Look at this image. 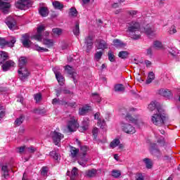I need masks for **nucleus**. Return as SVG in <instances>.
<instances>
[{
    "mask_svg": "<svg viewBox=\"0 0 180 180\" xmlns=\"http://www.w3.org/2000/svg\"><path fill=\"white\" fill-rule=\"evenodd\" d=\"M53 6L55 8V9H59L61 11L64 8V4H61V2L58 1H54L52 2Z\"/></svg>",
    "mask_w": 180,
    "mask_h": 180,
    "instance_id": "nucleus-30",
    "label": "nucleus"
},
{
    "mask_svg": "<svg viewBox=\"0 0 180 180\" xmlns=\"http://www.w3.org/2000/svg\"><path fill=\"white\" fill-rule=\"evenodd\" d=\"M77 175H78V169L77 167H74L72 170L71 179H73L74 176H77Z\"/></svg>",
    "mask_w": 180,
    "mask_h": 180,
    "instance_id": "nucleus-56",
    "label": "nucleus"
},
{
    "mask_svg": "<svg viewBox=\"0 0 180 180\" xmlns=\"http://www.w3.org/2000/svg\"><path fill=\"white\" fill-rule=\"evenodd\" d=\"M16 43V38L13 37L11 41H6L5 38H0V49H5L6 46L8 47H13Z\"/></svg>",
    "mask_w": 180,
    "mask_h": 180,
    "instance_id": "nucleus-8",
    "label": "nucleus"
},
{
    "mask_svg": "<svg viewBox=\"0 0 180 180\" xmlns=\"http://www.w3.org/2000/svg\"><path fill=\"white\" fill-rule=\"evenodd\" d=\"M79 153V149L76 148L74 146H70V157L72 158H77V155Z\"/></svg>",
    "mask_w": 180,
    "mask_h": 180,
    "instance_id": "nucleus-26",
    "label": "nucleus"
},
{
    "mask_svg": "<svg viewBox=\"0 0 180 180\" xmlns=\"http://www.w3.org/2000/svg\"><path fill=\"white\" fill-rule=\"evenodd\" d=\"M168 33L169 34H175L176 33V27L175 25H172L171 27L169 28Z\"/></svg>",
    "mask_w": 180,
    "mask_h": 180,
    "instance_id": "nucleus-50",
    "label": "nucleus"
},
{
    "mask_svg": "<svg viewBox=\"0 0 180 180\" xmlns=\"http://www.w3.org/2000/svg\"><path fill=\"white\" fill-rule=\"evenodd\" d=\"M113 46L116 47L117 49H123L126 47L127 44L126 43L122 41L120 39H114L113 41Z\"/></svg>",
    "mask_w": 180,
    "mask_h": 180,
    "instance_id": "nucleus-23",
    "label": "nucleus"
},
{
    "mask_svg": "<svg viewBox=\"0 0 180 180\" xmlns=\"http://www.w3.org/2000/svg\"><path fill=\"white\" fill-rule=\"evenodd\" d=\"M108 60H110L111 63H114L115 61V55H113V53L110 51L108 52Z\"/></svg>",
    "mask_w": 180,
    "mask_h": 180,
    "instance_id": "nucleus-57",
    "label": "nucleus"
},
{
    "mask_svg": "<svg viewBox=\"0 0 180 180\" xmlns=\"http://www.w3.org/2000/svg\"><path fill=\"white\" fill-rule=\"evenodd\" d=\"M118 57H120V58H122L123 60H124L127 58V57H129V52L127 51H122L119 52Z\"/></svg>",
    "mask_w": 180,
    "mask_h": 180,
    "instance_id": "nucleus-38",
    "label": "nucleus"
},
{
    "mask_svg": "<svg viewBox=\"0 0 180 180\" xmlns=\"http://www.w3.org/2000/svg\"><path fill=\"white\" fill-rule=\"evenodd\" d=\"M6 24L10 30H15L16 29V21L13 17H8L6 20Z\"/></svg>",
    "mask_w": 180,
    "mask_h": 180,
    "instance_id": "nucleus-15",
    "label": "nucleus"
},
{
    "mask_svg": "<svg viewBox=\"0 0 180 180\" xmlns=\"http://www.w3.org/2000/svg\"><path fill=\"white\" fill-rule=\"evenodd\" d=\"M50 155H51V157H53V158H54V160H58V158H59L58 153H57V152L56 150H52L50 153Z\"/></svg>",
    "mask_w": 180,
    "mask_h": 180,
    "instance_id": "nucleus-53",
    "label": "nucleus"
},
{
    "mask_svg": "<svg viewBox=\"0 0 180 180\" xmlns=\"http://www.w3.org/2000/svg\"><path fill=\"white\" fill-rule=\"evenodd\" d=\"M50 136L56 146H60L61 140L64 139V135L58 131H54L51 132Z\"/></svg>",
    "mask_w": 180,
    "mask_h": 180,
    "instance_id": "nucleus-6",
    "label": "nucleus"
},
{
    "mask_svg": "<svg viewBox=\"0 0 180 180\" xmlns=\"http://www.w3.org/2000/svg\"><path fill=\"white\" fill-rule=\"evenodd\" d=\"M169 53H170L172 56H176L178 54V52H176V49H175L172 51H169Z\"/></svg>",
    "mask_w": 180,
    "mask_h": 180,
    "instance_id": "nucleus-64",
    "label": "nucleus"
},
{
    "mask_svg": "<svg viewBox=\"0 0 180 180\" xmlns=\"http://www.w3.org/2000/svg\"><path fill=\"white\" fill-rule=\"evenodd\" d=\"M27 151L28 153H34V151H36V148H34L33 146H30V147L27 146Z\"/></svg>",
    "mask_w": 180,
    "mask_h": 180,
    "instance_id": "nucleus-60",
    "label": "nucleus"
},
{
    "mask_svg": "<svg viewBox=\"0 0 180 180\" xmlns=\"http://www.w3.org/2000/svg\"><path fill=\"white\" fill-rule=\"evenodd\" d=\"M18 74L21 81H26L29 78V75H30V72L26 68H20Z\"/></svg>",
    "mask_w": 180,
    "mask_h": 180,
    "instance_id": "nucleus-11",
    "label": "nucleus"
},
{
    "mask_svg": "<svg viewBox=\"0 0 180 180\" xmlns=\"http://www.w3.org/2000/svg\"><path fill=\"white\" fill-rule=\"evenodd\" d=\"M148 108L153 112L157 110V109H161V108L158 107V102L157 101H152L148 106Z\"/></svg>",
    "mask_w": 180,
    "mask_h": 180,
    "instance_id": "nucleus-24",
    "label": "nucleus"
},
{
    "mask_svg": "<svg viewBox=\"0 0 180 180\" xmlns=\"http://www.w3.org/2000/svg\"><path fill=\"white\" fill-rule=\"evenodd\" d=\"M130 123L137 124L139 123V118L137 117H132L130 113H127L124 117V120L120 122L121 130L127 134H134L136 133V128Z\"/></svg>",
    "mask_w": 180,
    "mask_h": 180,
    "instance_id": "nucleus-1",
    "label": "nucleus"
},
{
    "mask_svg": "<svg viewBox=\"0 0 180 180\" xmlns=\"http://www.w3.org/2000/svg\"><path fill=\"white\" fill-rule=\"evenodd\" d=\"M62 33H63V30H61V28H53L52 30V34L55 37H58V36H60Z\"/></svg>",
    "mask_w": 180,
    "mask_h": 180,
    "instance_id": "nucleus-32",
    "label": "nucleus"
},
{
    "mask_svg": "<svg viewBox=\"0 0 180 180\" xmlns=\"http://www.w3.org/2000/svg\"><path fill=\"white\" fill-rule=\"evenodd\" d=\"M160 95L164 96L165 98H171L172 96V91L167 89H162L159 91Z\"/></svg>",
    "mask_w": 180,
    "mask_h": 180,
    "instance_id": "nucleus-21",
    "label": "nucleus"
},
{
    "mask_svg": "<svg viewBox=\"0 0 180 180\" xmlns=\"http://www.w3.org/2000/svg\"><path fill=\"white\" fill-rule=\"evenodd\" d=\"M0 169H1L2 176H4L5 179H8V178H9V168L8 167V163H1Z\"/></svg>",
    "mask_w": 180,
    "mask_h": 180,
    "instance_id": "nucleus-14",
    "label": "nucleus"
},
{
    "mask_svg": "<svg viewBox=\"0 0 180 180\" xmlns=\"http://www.w3.org/2000/svg\"><path fill=\"white\" fill-rule=\"evenodd\" d=\"M91 110V106L88 105H83L81 108L79 109V115L80 116H84Z\"/></svg>",
    "mask_w": 180,
    "mask_h": 180,
    "instance_id": "nucleus-20",
    "label": "nucleus"
},
{
    "mask_svg": "<svg viewBox=\"0 0 180 180\" xmlns=\"http://www.w3.org/2000/svg\"><path fill=\"white\" fill-rule=\"evenodd\" d=\"M8 53L0 51V64L5 63L6 60H8Z\"/></svg>",
    "mask_w": 180,
    "mask_h": 180,
    "instance_id": "nucleus-27",
    "label": "nucleus"
},
{
    "mask_svg": "<svg viewBox=\"0 0 180 180\" xmlns=\"http://www.w3.org/2000/svg\"><path fill=\"white\" fill-rule=\"evenodd\" d=\"M136 180H144V176L142 174H138L136 176Z\"/></svg>",
    "mask_w": 180,
    "mask_h": 180,
    "instance_id": "nucleus-63",
    "label": "nucleus"
},
{
    "mask_svg": "<svg viewBox=\"0 0 180 180\" xmlns=\"http://www.w3.org/2000/svg\"><path fill=\"white\" fill-rule=\"evenodd\" d=\"M91 96H92L93 99H94L96 101V102H98V103L101 102V96H98V94L94 93L91 94Z\"/></svg>",
    "mask_w": 180,
    "mask_h": 180,
    "instance_id": "nucleus-51",
    "label": "nucleus"
},
{
    "mask_svg": "<svg viewBox=\"0 0 180 180\" xmlns=\"http://www.w3.org/2000/svg\"><path fill=\"white\" fill-rule=\"evenodd\" d=\"M153 47H155V49H158V50H162L164 49V45H162V43H161V41H155L153 43Z\"/></svg>",
    "mask_w": 180,
    "mask_h": 180,
    "instance_id": "nucleus-39",
    "label": "nucleus"
},
{
    "mask_svg": "<svg viewBox=\"0 0 180 180\" xmlns=\"http://www.w3.org/2000/svg\"><path fill=\"white\" fill-rule=\"evenodd\" d=\"M97 124L101 129H105V127H106V122H105V120L99 119Z\"/></svg>",
    "mask_w": 180,
    "mask_h": 180,
    "instance_id": "nucleus-45",
    "label": "nucleus"
},
{
    "mask_svg": "<svg viewBox=\"0 0 180 180\" xmlns=\"http://www.w3.org/2000/svg\"><path fill=\"white\" fill-rule=\"evenodd\" d=\"M67 127L69 131H77V129H78V122H77V120H75L74 117H70V120L68 122Z\"/></svg>",
    "mask_w": 180,
    "mask_h": 180,
    "instance_id": "nucleus-10",
    "label": "nucleus"
},
{
    "mask_svg": "<svg viewBox=\"0 0 180 180\" xmlns=\"http://www.w3.org/2000/svg\"><path fill=\"white\" fill-rule=\"evenodd\" d=\"M21 43H22V46H24V47L29 49V47H30V44H32L30 37L27 34L22 35Z\"/></svg>",
    "mask_w": 180,
    "mask_h": 180,
    "instance_id": "nucleus-17",
    "label": "nucleus"
},
{
    "mask_svg": "<svg viewBox=\"0 0 180 180\" xmlns=\"http://www.w3.org/2000/svg\"><path fill=\"white\" fill-rule=\"evenodd\" d=\"M56 78L60 85H64V77L61 75V69L57 66L53 68Z\"/></svg>",
    "mask_w": 180,
    "mask_h": 180,
    "instance_id": "nucleus-7",
    "label": "nucleus"
},
{
    "mask_svg": "<svg viewBox=\"0 0 180 180\" xmlns=\"http://www.w3.org/2000/svg\"><path fill=\"white\" fill-rule=\"evenodd\" d=\"M34 98L36 103H38V102L41 101V94L40 93L36 94L34 95Z\"/></svg>",
    "mask_w": 180,
    "mask_h": 180,
    "instance_id": "nucleus-52",
    "label": "nucleus"
},
{
    "mask_svg": "<svg viewBox=\"0 0 180 180\" xmlns=\"http://www.w3.org/2000/svg\"><path fill=\"white\" fill-rule=\"evenodd\" d=\"M115 91L116 92H123L124 91V86L123 84H116L115 86Z\"/></svg>",
    "mask_w": 180,
    "mask_h": 180,
    "instance_id": "nucleus-42",
    "label": "nucleus"
},
{
    "mask_svg": "<svg viewBox=\"0 0 180 180\" xmlns=\"http://www.w3.org/2000/svg\"><path fill=\"white\" fill-rule=\"evenodd\" d=\"M95 46L97 49V50H105V49H108V43L105 41V40L102 39H98L96 40Z\"/></svg>",
    "mask_w": 180,
    "mask_h": 180,
    "instance_id": "nucleus-13",
    "label": "nucleus"
},
{
    "mask_svg": "<svg viewBox=\"0 0 180 180\" xmlns=\"http://www.w3.org/2000/svg\"><path fill=\"white\" fill-rule=\"evenodd\" d=\"M65 70L72 77V78H73L74 81H75V77H77L75 70H74L71 66L67 65L65 67Z\"/></svg>",
    "mask_w": 180,
    "mask_h": 180,
    "instance_id": "nucleus-19",
    "label": "nucleus"
},
{
    "mask_svg": "<svg viewBox=\"0 0 180 180\" xmlns=\"http://www.w3.org/2000/svg\"><path fill=\"white\" fill-rule=\"evenodd\" d=\"M39 13L42 18L49 16V8L47 7H40L39 9Z\"/></svg>",
    "mask_w": 180,
    "mask_h": 180,
    "instance_id": "nucleus-25",
    "label": "nucleus"
},
{
    "mask_svg": "<svg viewBox=\"0 0 180 180\" xmlns=\"http://www.w3.org/2000/svg\"><path fill=\"white\" fill-rule=\"evenodd\" d=\"M69 16L70 18H77L78 16V11L77 8L72 7L69 10Z\"/></svg>",
    "mask_w": 180,
    "mask_h": 180,
    "instance_id": "nucleus-31",
    "label": "nucleus"
},
{
    "mask_svg": "<svg viewBox=\"0 0 180 180\" xmlns=\"http://www.w3.org/2000/svg\"><path fill=\"white\" fill-rule=\"evenodd\" d=\"M143 162L146 164V168H148V169H151V168H153V162L151 160L145 158L143 159Z\"/></svg>",
    "mask_w": 180,
    "mask_h": 180,
    "instance_id": "nucleus-37",
    "label": "nucleus"
},
{
    "mask_svg": "<svg viewBox=\"0 0 180 180\" xmlns=\"http://www.w3.org/2000/svg\"><path fill=\"white\" fill-rule=\"evenodd\" d=\"M25 117L23 115H21L19 118H17L15 120V124H16V126H20V124L23 123Z\"/></svg>",
    "mask_w": 180,
    "mask_h": 180,
    "instance_id": "nucleus-44",
    "label": "nucleus"
},
{
    "mask_svg": "<svg viewBox=\"0 0 180 180\" xmlns=\"http://www.w3.org/2000/svg\"><path fill=\"white\" fill-rule=\"evenodd\" d=\"M86 162H88V159L85 158L84 156H82V159L78 160V164L84 168L86 167Z\"/></svg>",
    "mask_w": 180,
    "mask_h": 180,
    "instance_id": "nucleus-40",
    "label": "nucleus"
},
{
    "mask_svg": "<svg viewBox=\"0 0 180 180\" xmlns=\"http://www.w3.org/2000/svg\"><path fill=\"white\" fill-rule=\"evenodd\" d=\"M145 33L149 37H151V36H154V34H155V30H153L151 27L145 28Z\"/></svg>",
    "mask_w": 180,
    "mask_h": 180,
    "instance_id": "nucleus-36",
    "label": "nucleus"
},
{
    "mask_svg": "<svg viewBox=\"0 0 180 180\" xmlns=\"http://www.w3.org/2000/svg\"><path fill=\"white\" fill-rule=\"evenodd\" d=\"M102 56H103V51H97L94 56V58L96 61H99V60L102 58Z\"/></svg>",
    "mask_w": 180,
    "mask_h": 180,
    "instance_id": "nucleus-43",
    "label": "nucleus"
},
{
    "mask_svg": "<svg viewBox=\"0 0 180 180\" xmlns=\"http://www.w3.org/2000/svg\"><path fill=\"white\" fill-rule=\"evenodd\" d=\"M8 0H0V9L5 15L9 13V9H11V4L6 2Z\"/></svg>",
    "mask_w": 180,
    "mask_h": 180,
    "instance_id": "nucleus-12",
    "label": "nucleus"
},
{
    "mask_svg": "<svg viewBox=\"0 0 180 180\" xmlns=\"http://www.w3.org/2000/svg\"><path fill=\"white\" fill-rule=\"evenodd\" d=\"M34 113H36L37 115H46L47 111L45 109H34Z\"/></svg>",
    "mask_w": 180,
    "mask_h": 180,
    "instance_id": "nucleus-47",
    "label": "nucleus"
},
{
    "mask_svg": "<svg viewBox=\"0 0 180 180\" xmlns=\"http://www.w3.org/2000/svg\"><path fill=\"white\" fill-rule=\"evenodd\" d=\"M80 150L82 151V153L80 154V156L85 157L86 155V151H88V147L87 146H82L80 148Z\"/></svg>",
    "mask_w": 180,
    "mask_h": 180,
    "instance_id": "nucleus-48",
    "label": "nucleus"
},
{
    "mask_svg": "<svg viewBox=\"0 0 180 180\" xmlns=\"http://www.w3.org/2000/svg\"><path fill=\"white\" fill-rule=\"evenodd\" d=\"M150 151H159L158 145L157 143H151L150 144Z\"/></svg>",
    "mask_w": 180,
    "mask_h": 180,
    "instance_id": "nucleus-54",
    "label": "nucleus"
},
{
    "mask_svg": "<svg viewBox=\"0 0 180 180\" xmlns=\"http://www.w3.org/2000/svg\"><path fill=\"white\" fill-rule=\"evenodd\" d=\"M98 128L96 127L93 129L92 134L94 139H96V137H98Z\"/></svg>",
    "mask_w": 180,
    "mask_h": 180,
    "instance_id": "nucleus-61",
    "label": "nucleus"
},
{
    "mask_svg": "<svg viewBox=\"0 0 180 180\" xmlns=\"http://www.w3.org/2000/svg\"><path fill=\"white\" fill-rule=\"evenodd\" d=\"M30 6H32L31 0H19L15 3V8L21 9V11H26V9H29Z\"/></svg>",
    "mask_w": 180,
    "mask_h": 180,
    "instance_id": "nucleus-5",
    "label": "nucleus"
},
{
    "mask_svg": "<svg viewBox=\"0 0 180 180\" xmlns=\"http://www.w3.org/2000/svg\"><path fill=\"white\" fill-rule=\"evenodd\" d=\"M128 34L131 39L134 40H139L141 37V31H140V23L132 21L129 23Z\"/></svg>",
    "mask_w": 180,
    "mask_h": 180,
    "instance_id": "nucleus-4",
    "label": "nucleus"
},
{
    "mask_svg": "<svg viewBox=\"0 0 180 180\" xmlns=\"http://www.w3.org/2000/svg\"><path fill=\"white\" fill-rule=\"evenodd\" d=\"M94 37L91 34L88 35L85 38L84 44L86 46L87 53H89L94 49Z\"/></svg>",
    "mask_w": 180,
    "mask_h": 180,
    "instance_id": "nucleus-9",
    "label": "nucleus"
},
{
    "mask_svg": "<svg viewBox=\"0 0 180 180\" xmlns=\"http://www.w3.org/2000/svg\"><path fill=\"white\" fill-rule=\"evenodd\" d=\"M150 122L155 126H164L167 122V115L162 108H157L150 117Z\"/></svg>",
    "mask_w": 180,
    "mask_h": 180,
    "instance_id": "nucleus-2",
    "label": "nucleus"
},
{
    "mask_svg": "<svg viewBox=\"0 0 180 180\" xmlns=\"http://www.w3.org/2000/svg\"><path fill=\"white\" fill-rule=\"evenodd\" d=\"M83 126L80 127V130L82 131H85L86 130H88V122H85V121H83Z\"/></svg>",
    "mask_w": 180,
    "mask_h": 180,
    "instance_id": "nucleus-58",
    "label": "nucleus"
},
{
    "mask_svg": "<svg viewBox=\"0 0 180 180\" xmlns=\"http://www.w3.org/2000/svg\"><path fill=\"white\" fill-rule=\"evenodd\" d=\"M96 169H92L90 170H87L85 172L86 176H88V178H94L95 175H96Z\"/></svg>",
    "mask_w": 180,
    "mask_h": 180,
    "instance_id": "nucleus-29",
    "label": "nucleus"
},
{
    "mask_svg": "<svg viewBox=\"0 0 180 180\" xmlns=\"http://www.w3.org/2000/svg\"><path fill=\"white\" fill-rule=\"evenodd\" d=\"M46 30V27L43 25H41L37 28V34L32 36V39H34L37 41H43V44L46 46L49 49L54 46V40L50 39H43V32Z\"/></svg>",
    "mask_w": 180,
    "mask_h": 180,
    "instance_id": "nucleus-3",
    "label": "nucleus"
},
{
    "mask_svg": "<svg viewBox=\"0 0 180 180\" xmlns=\"http://www.w3.org/2000/svg\"><path fill=\"white\" fill-rule=\"evenodd\" d=\"M18 153H23V151H27V146H21L18 148Z\"/></svg>",
    "mask_w": 180,
    "mask_h": 180,
    "instance_id": "nucleus-62",
    "label": "nucleus"
},
{
    "mask_svg": "<svg viewBox=\"0 0 180 180\" xmlns=\"http://www.w3.org/2000/svg\"><path fill=\"white\" fill-rule=\"evenodd\" d=\"M12 67H15V62L13 60H7L5 63L1 65L3 71L6 72L11 70Z\"/></svg>",
    "mask_w": 180,
    "mask_h": 180,
    "instance_id": "nucleus-18",
    "label": "nucleus"
},
{
    "mask_svg": "<svg viewBox=\"0 0 180 180\" xmlns=\"http://www.w3.org/2000/svg\"><path fill=\"white\" fill-rule=\"evenodd\" d=\"M120 175H122V173L120 170H112V176H113L114 178H119Z\"/></svg>",
    "mask_w": 180,
    "mask_h": 180,
    "instance_id": "nucleus-49",
    "label": "nucleus"
},
{
    "mask_svg": "<svg viewBox=\"0 0 180 180\" xmlns=\"http://www.w3.org/2000/svg\"><path fill=\"white\" fill-rule=\"evenodd\" d=\"M157 134H155V137L156 139H158V146H160V147H162V146H164V144H165V140L164 139V137L162 136H159L158 134H164L165 133V131L164 130H158Z\"/></svg>",
    "mask_w": 180,
    "mask_h": 180,
    "instance_id": "nucleus-16",
    "label": "nucleus"
},
{
    "mask_svg": "<svg viewBox=\"0 0 180 180\" xmlns=\"http://www.w3.org/2000/svg\"><path fill=\"white\" fill-rule=\"evenodd\" d=\"M61 94H71V91L65 89H57L56 90V96H60Z\"/></svg>",
    "mask_w": 180,
    "mask_h": 180,
    "instance_id": "nucleus-46",
    "label": "nucleus"
},
{
    "mask_svg": "<svg viewBox=\"0 0 180 180\" xmlns=\"http://www.w3.org/2000/svg\"><path fill=\"white\" fill-rule=\"evenodd\" d=\"M33 49L35 50L36 51H39V53H44V52L49 51V49L44 47H41L37 44L33 46Z\"/></svg>",
    "mask_w": 180,
    "mask_h": 180,
    "instance_id": "nucleus-35",
    "label": "nucleus"
},
{
    "mask_svg": "<svg viewBox=\"0 0 180 180\" xmlns=\"http://www.w3.org/2000/svg\"><path fill=\"white\" fill-rule=\"evenodd\" d=\"M117 146L122 147V145L120 144V140H119V139H113L112 141H111L110 143V148H116Z\"/></svg>",
    "mask_w": 180,
    "mask_h": 180,
    "instance_id": "nucleus-28",
    "label": "nucleus"
},
{
    "mask_svg": "<svg viewBox=\"0 0 180 180\" xmlns=\"http://www.w3.org/2000/svg\"><path fill=\"white\" fill-rule=\"evenodd\" d=\"M41 174L42 175V176H47V167H42L41 170Z\"/></svg>",
    "mask_w": 180,
    "mask_h": 180,
    "instance_id": "nucleus-59",
    "label": "nucleus"
},
{
    "mask_svg": "<svg viewBox=\"0 0 180 180\" xmlns=\"http://www.w3.org/2000/svg\"><path fill=\"white\" fill-rule=\"evenodd\" d=\"M155 79V75H154V72H149L148 75V78L146 79V84H151Z\"/></svg>",
    "mask_w": 180,
    "mask_h": 180,
    "instance_id": "nucleus-33",
    "label": "nucleus"
},
{
    "mask_svg": "<svg viewBox=\"0 0 180 180\" xmlns=\"http://www.w3.org/2000/svg\"><path fill=\"white\" fill-rule=\"evenodd\" d=\"M5 116V108L0 105V119H2Z\"/></svg>",
    "mask_w": 180,
    "mask_h": 180,
    "instance_id": "nucleus-55",
    "label": "nucleus"
},
{
    "mask_svg": "<svg viewBox=\"0 0 180 180\" xmlns=\"http://www.w3.org/2000/svg\"><path fill=\"white\" fill-rule=\"evenodd\" d=\"M19 67L20 68H25V65L27 63V60L25 57H21L19 58Z\"/></svg>",
    "mask_w": 180,
    "mask_h": 180,
    "instance_id": "nucleus-34",
    "label": "nucleus"
},
{
    "mask_svg": "<svg viewBox=\"0 0 180 180\" xmlns=\"http://www.w3.org/2000/svg\"><path fill=\"white\" fill-rule=\"evenodd\" d=\"M73 34L75 36H79V23L76 22L75 26L72 30Z\"/></svg>",
    "mask_w": 180,
    "mask_h": 180,
    "instance_id": "nucleus-41",
    "label": "nucleus"
},
{
    "mask_svg": "<svg viewBox=\"0 0 180 180\" xmlns=\"http://www.w3.org/2000/svg\"><path fill=\"white\" fill-rule=\"evenodd\" d=\"M52 103L53 105H64L65 106H75V103H67V102H63V101H60L59 99L58 98H53V101H52Z\"/></svg>",
    "mask_w": 180,
    "mask_h": 180,
    "instance_id": "nucleus-22",
    "label": "nucleus"
}]
</instances>
